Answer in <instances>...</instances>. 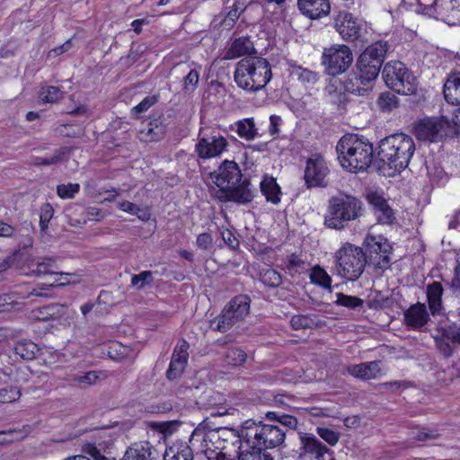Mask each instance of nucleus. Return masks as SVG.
Segmentation results:
<instances>
[{
	"instance_id": "6e6552de",
	"label": "nucleus",
	"mask_w": 460,
	"mask_h": 460,
	"mask_svg": "<svg viewBox=\"0 0 460 460\" xmlns=\"http://www.w3.org/2000/svg\"><path fill=\"white\" fill-rule=\"evenodd\" d=\"M338 273L349 281L357 280L366 266V256L361 248L351 243H344L336 252Z\"/></svg>"
},
{
	"instance_id": "b1692460",
	"label": "nucleus",
	"mask_w": 460,
	"mask_h": 460,
	"mask_svg": "<svg viewBox=\"0 0 460 460\" xmlns=\"http://www.w3.org/2000/svg\"><path fill=\"white\" fill-rule=\"evenodd\" d=\"M57 269L58 267L52 258H44L42 261L32 260L26 262L23 272L28 276L50 275L52 277L53 274H56Z\"/></svg>"
},
{
	"instance_id": "13d9d810",
	"label": "nucleus",
	"mask_w": 460,
	"mask_h": 460,
	"mask_svg": "<svg viewBox=\"0 0 460 460\" xmlns=\"http://www.w3.org/2000/svg\"><path fill=\"white\" fill-rule=\"evenodd\" d=\"M157 100H158L157 97L155 95L147 96V97L144 98V100L141 102H139L137 105H136L132 109V111L135 114L142 113V112L147 111L151 106H153L157 102Z\"/></svg>"
},
{
	"instance_id": "a878e982",
	"label": "nucleus",
	"mask_w": 460,
	"mask_h": 460,
	"mask_svg": "<svg viewBox=\"0 0 460 460\" xmlns=\"http://www.w3.org/2000/svg\"><path fill=\"white\" fill-rule=\"evenodd\" d=\"M253 196V190H252L250 183L243 182L240 185L236 184L225 195H218V199L221 200H232L237 203L245 204L251 202Z\"/></svg>"
},
{
	"instance_id": "a19ab883",
	"label": "nucleus",
	"mask_w": 460,
	"mask_h": 460,
	"mask_svg": "<svg viewBox=\"0 0 460 460\" xmlns=\"http://www.w3.org/2000/svg\"><path fill=\"white\" fill-rule=\"evenodd\" d=\"M62 92L56 86L42 87L39 93L40 102L42 103H53L62 98Z\"/></svg>"
},
{
	"instance_id": "f704fd0d",
	"label": "nucleus",
	"mask_w": 460,
	"mask_h": 460,
	"mask_svg": "<svg viewBox=\"0 0 460 460\" xmlns=\"http://www.w3.org/2000/svg\"><path fill=\"white\" fill-rule=\"evenodd\" d=\"M164 134V127L155 121L148 123L143 128H141L138 133V137L141 141L144 142H153L162 138Z\"/></svg>"
},
{
	"instance_id": "6e6d98bb",
	"label": "nucleus",
	"mask_w": 460,
	"mask_h": 460,
	"mask_svg": "<svg viewBox=\"0 0 460 460\" xmlns=\"http://www.w3.org/2000/svg\"><path fill=\"white\" fill-rule=\"evenodd\" d=\"M99 375L95 371H89L86 373L79 374L75 376V381L80 385H91L97 382Z\"/></svg>"
},
{
	"instance_id": "7ed1b4c3",
	"label": "nucleus",
	"mask_w": 460,
	"mask_h": 460,
	"mask_svg": "<svg viewBox=\"0 0 460 460\" xmlns=\"http://www.w3.org/2000/svg\"><path fill=\"white\" fill-rule=\"evenodd\" d=\"M337 158L341 166L349 172L366 171L373 161V145L365 137L349 134L338 142Z\"/></svg>"
},
{
	"instance_id": "5701e85b",
	"label": "nucleus",
	"mask_w": 460,
	"mask_h": 460,
	"mask_svg": "<svg viewBox=\"0 0 460 460\" xmlns=\"http://www.w3.org/2000/svg\"><path fill=\"white\" fill-rule=\"evenodd\" d=\"M349 373L360 379H376L382 376L381 361H370L351 366L349 367Z\"/></svg>"
},
{
	"instance_id": "4468645a",
	"label": "nucleus",
	"mask_w": 460,
	"mask_h": 460,
	"mask_svg": "<svg viewBox=\"0 0 460 460\" xmlns=\"http://www.w3.org/2000/svg\"><path fill=\"white\" fill-rule=\"evenodd\" d=\"M451 122L444 116L426 117L414 125V133L418 139L436 142L447 135Z\"/></svg>"
},
{
	"instance_id": "4c0bfd02",
	"label": "nucleus",
	"mask_w": 460,
	"mask_h": 460,
	"mask_svg": "<svg viewBox=\"0 0 460 460\" xmlns=\"http://www.w3.org/2000/svg\"><path fill=\"white\" fill-rule=\"evenodd\" d=\"M312 283L321 286L323 288H331L332 278L324 269L316 265L314 266L309 275Z\"/></svg>"
},
{
	"instance_id": "f3484780",
	"label": "nucleus",
	"mask_w": 460,
	"mask_h": 460,
	"mask_svg": "<svg viewBox=\"0 0 460 460\" xmlns=\"http://www.w3.org/2000/svg\"><path fill=\"white\" fill-rule=\"evenodd\" d=\"M328 173V166L321 155H314L307 159L304 173L307 187L324 186Z\"/></svg>"
},
{
	"instance_id": "6ab92c4d",
	"label": "nucleus",
	"mask_w": 460,
	"mask_h": 460,
	"mask_svg": "<svg viewBox=\"0 0 460 460\" xmlns=\"http://www.w3.org/2000/svg\"><path fill=\"white\" fill-rule=\"evenodd\" d=\"M189 348L190 345L185 340H180L177 342L167 370V377L169 379L172 380L177 378L185 369L189 358Z\"/></svg>"
},
{
	"instance_id": "e2e57ef3",
	"label": "nucleus",
	"mask_w": 460,
	"mask_h": 460,
	"mask_svg": "<svg viewBox=\"0 0 460 460\" xmlns=\"http://www.w3.org/2000/svg\"><path fill=\"white\" fill-rule=\"evenodd\" d=\"M282 124V119L278 115H271L270 117L269 133L272 137H276L279 133V128Z\"/></svg>"
},
{
	"instance_id": "7c9ffc66",
	"label": "nucleus",
	"mask_w": 460,
	"mask_h": 460,
	"mask_svg": "<svg viewBox=\"0 0 460 460\" xmlns=\"http://www.w3.org/2000/svg\"><path fill=\"white\" fill-rule=\"evenodd\" d=\"M72 277L69 273H58L56 271V274H53L52 280L48 283L44 284L40 288V290L33 288L31 292L26 294H20L19 298H26L30 296H47V294L43 293V290H47L48 288L51 287H58V286H64L66 284H69L71 282L70 278Z\"/></svg>"
},
{
	"instance_id": "0eeeda50",
	"label": "nucleus",
	"mask_w": 460,
	"mask_h": 460,
	"mask_svg": "<svg viewBox=\"0 0 460 460\" xmlns=\"http://www.w3.org/2000/svg\"><path fill=\"white\" fill-rule=\"evenodd\" d=\"M386 51V43L376 41L359 55L356 65L358 72L355 81L362 89H369V84L377 78Z\"/></svg>"
},
{
	"instance_id": "bb28decb",
	"label": "nucleus",
	"mask_w": 460,
	"mask_h": 460,
	"mask_svg": "<svg viewBox=\"0 0 460 460\" xmlns=\"http://www.w3.org/2000/svg\"><path fill=\"white\" fill-rule=\"evenodd\" d=\"M444 96L447 102L460 104V72L451 74L444 84Z\"/></svg>"
},
{
	"instance_id": "8fccbe9b",
	"label": "nucleus",
	"mask_w": 460,
	"mask_h": 460,
	"mask_svg": "<svg viewBox=\"0 0 460 460\" xmlns=\"http://www.w3.org/2000/svg\"><path fill=\"white\" fill-rule=\"evenodd\" d=\"M267 417L270 420H275L281 423L282 425L289 428V429H296L297 425V420L291 415L287 414H278L277 412H268Z\"/></svg>"
},
{
	"instance_id": "423d86ee",
	"label": "nucleus",
	"mask_w": 460,
	"mask_h": 460,
	"mask_svg": "<svg viewBox=\"0 0 460 460\" xmlns=\"http://www.w3.org/2000/svg\"><path fill=\"white\" fill-rule=\"evenodd\" d=\"M241 450L274 448L285 440V432L274 425L245 421L241 429Z\"/></svg>"
},
{
	"instance_id": "5fc2aeb1",
	"label": "nucleus",
	"mask_w": 460,
	"mask_h": 460,
	"mask_svg": "<svg viewBox=\"0 0 460 460\" xmlns=\"http://www.w3.org/2000/svg\"><path fill=\"white\" fill-rule=\"evenodd\" d=\"M24 437V434L21 430L8 429L0 431V444L11 443L16 440H20Z\"/></svg>"
},
{
	"instance_id": "0e129e2a",
	"label": "nucleus",
	"mask_w": 460,
	"mask_h": 460,
	"mask_svg": "<svg viewBox=\"0 0 460 460\" xmlns=\"http://www.w3.org/2000/svg\"><path fill=\"white\" fill-rule=\"evenodd\" d=\"M72 48V42L71 40H66L62 45L56 47L49 50L48 56L49 58H55L60 54H63L66 51H68Z\"/></svg>"
},
{
	"instance_id": "cd10ccee",
	"label": "nucleus",
	"mask_w": 460,
	"mask_h": 460,
	"mask_svg": "<svg viewBox=\"0 0 460 460\" xmlns=\"http://www.w3.org/2000/svg\"><path fill=\"white\" fill-rule=\"evenodd\" d=\"M153 447L147 441L134 443L129 447L121 460H151Z\"/></svg>"
},
{
	"instance_id": "052dcab7",
	"label": "nucleus",
	"mask_w": 460,
	"mask_h": 460,
	"mask_svg": "<svg viewBox=\"0 0 460 460\" xmlns=\"http://www.w3.org/2000/svg\"><path fill=\"white\" fill-rule=\"evenodd\" d=\"M196 243L199 248L208 250L212 247L213 238L210 234L203 233L198 235Z\"/></svg>"
},
{
	"instance_id": "1a4fd4ad",
	"label": "nucleus",
	"mask_w": 460,
	"mask_h": 460,
	"mask_svg": "<svg viewBox=\"0 0 460 460\" xmlns=\"http://www.w3.org/2000/svg\"><path fill=\"white\" fill-rule=\"evenodd\" d=\"M382 75L385 84L399 94L410 95L417 90V78L400 61L386 63Z\"/></svg>"
},
{
	"instance_id": "a18cd8bd",
	"label": "nucleus",
	"mask_w": 460,
	"mask_h": 460,
	"mask_svg": "<svg viewBox=\"0 0 460 460\" xmlns=\"http://www.w3.org/2000/svg\"><path fill=\"white\" fill-rule=\"evenodd\" d=\"M316 433L330 446L334 447L338 444L341 435L339 432L324 427H317Z\"/></svg>"
},
{
	"instance_id": "09e8293b",
	"label": "nucleus",
	"mask_w": 460,
	"mask_h": 460,
	"mask_svg": "<svg viewBox=\"0 0 460 460\" xmlns=\"http://www.w3.org/2000/svg\"><path fill=\"white\" fill-rule=\"evenodd\" d=\"M239 460H273L269 453L258 449L241 450Z\"/></svg>"
},
{
	"instance_id": "dca6fc26",
	"label": "nucleus",
	"mask_w": 460,
	"mask_h": 460,
	"mask_svg": "<svg viewBox=\"0 0 460 460\" xmlns=\"http://www.w3.org/2000/svg\"><path fill=\"white\" fill-rule=\"evenodd\" d=\"M241 171L234 161L226 160L218 170L211 174L212 181L219 189L217 196L229 192L241 181Z\"/></svg>"
},
{
	"instance_id": "2eb2a0df",
	"label": "nucleus",
	"mask_w": 460,
	"mask_h": 460,
	"mask_svg": "<svg viewBox=\"0 0 460 460\" xmlns=\"http://www.w3.org/2000/svg\"><path fill=\"white\" fill-rule=\"evenodd\" d=\"M365 248L369 252L371 260L376 267L385 270L390 265V257L392 247L388 240L381 234L368 233L363 243Z\"/></svg>"
},
{
	"instance_id": "680f3d73",
	"label": "nucleus",
	"mask_w": 460,
	"mask_h": 460,
	"mask_svg": "<svg viewBox=\"0 0 460 460\" xmlns=\"http://www.w3.org/2000/svg\"><path fill=\"white\" fill-rule=\"evenodd\" d=\"M310 320L304 315H294L290 319V324L293 329L299 330L309 326Z\"/></svg>"
},
{
	"instance_id": "c9c22d12",
	"label": "nucleus",
	"mask_w": 460,
	"mask_h": 460,
	"mask_svg": "<svg viewBox=\"0 0 460 460\" xmlns=\"http://www.w3.org/2000/svg\"><path fill=\"white\" fill-rule=\"evenodd\" d=\"M307 263L298 255L291 254L287 258L285 269L292 276H298L307 270Z\"/></svg>"
},
{
	"instance_id": "f257e3e1",
	"label": "nucleus",
	"mask_w": 460,
	"mask_h": 460,
	"mask_svg": "<svg viewBox=\"0 0 460 460\" xmlns=\"http://www.w3.org/2000/svg\"><path fill=\"white\" fill-rule=\"evenodd\" d=\"M190 443L192 447L200 443V450L208 460H234L228 446L234 448L235 444H239L238 449L241 450L242 436L241 431L226 427L206 430L199 426L193 430Z\"/></svg>"
},
{
	"instance_id": "f8f14e48",
	"label": "nucleus",
	"mask_w": 460,
	"mask_h": 460,
	"mask_svg": "<svg viewBox=\"0 0 460 460\" xmlns=\"http://www.w3.org/2000/svg\"><path fill=\"white\" fill-rule=\"evenodd\" d=\"M250 311V299L237 296L224 308L222 314L211 322V327L221 332H227L236 323L243 320Z\"/></svg>"
},
{
	"instance_id": "ea45409f",
	"label": "nucleus",
	"mask_w": 460,
	"mask_h": 460,
	"mask_svg": "<svg viewBox=\"0 0 460 460\" xmlns=\"http://www.w3.org/2000/svg\"><path fill=\"white\" fill-rule=\"evenodd\" d=\"M245 7L246 4L243 0H236L223 21L224 26L231 28L239 18L240 14L245 10Z\"/></svg>"
},
{
	"instance_id": "20e7f679",
	"label": "nucleus",
	"mask_w": 460,
	"mask_h": 460,
	"mask_svg": "<svg viewBox=\"0 0 460 460\" xmlns=\"http://www.w3.org/2000/svg\"><path fill=\"white\" fill-rule=\"evenodd\" d=\"M270 62L261 57H247L236 63L234 79L237 86L253 93L262 90L271 80Z\"/></svg>"
},
{
	"instance_id": "c03bdc74",
	"label": "nucleus",
	"mask_w": 460,
	"mask_h": 460,
	"mask_svg": "<svg viewBox=\"0 0 460 460\" xmlns=\"http://www.w3.org/2000/svg\"><path fill=\"white\" fill-rule=\"evenodd\" d=\"M247 358L246 353L238 348L228 349L226 354V360L229 365L240 366L245 362Z\"/></svg>"
},
{
	"instance_id": "473e14b6",
	"label": "nucleus",
	"mask_w": 460,
	"mask_h": 460,
	"mask_svg": "<svg viewBox=\"0 0 460 460\" xmlns=\"http://www.w3.org/2000/svg\"><path fill=\"white\" fill-rule=\"evenodd\" d=\"M164 460H193L192 450L185 442H176L168 447Z\"/></svg>"
},
{
	"instance_id": "37998d69",
	"label": "nucleus",
	"mask_w": 460,
	"mask_h": 460,
	"mask_svg": "<svg viewBox=\"0 0 460 460\" xmlns=\"http://www.w3.org/2000/svg\"><path fill=\"white\" fill-rule=\"evenodd\" d=\"M153 272L150 270H144L139 274L134 275L131 278V286L137 289H142L146 286H150L153 283Z\"/></svg>"
},
{
	"instance_id": "338daca9",
	"label": "nucleus",
	"mask_w": 460,
	"mask_h": 460,
	"mask_svg": "<svg viewBox=\"0 0 460 460\" xmlns=\"http://www.w3.org/2000/svg\"><path fill=\"white\" fill-rule=\"evenodd\" d=\"M221 236L224 242L229 245L230 247H235L238 244V242L233 233L228 229H224L221 231Z\"/></svg>"
},
{
	"instance_id": "c756f323",
	"label": "nucleus",
	"mask_w": 460,
	"mask_h": 460,
	"mask_svg": "<svg viewBox=\"0 0 460 460\" xmlns=\"http://www.w3.org/2000/svg\"><path fill=\"white\" fill-rule=\"evenodd\" d=\"M232 129L236 132L239 137L247 141H252L259 135L258 128L253 118H244L239 119L232 126Z\"/></svg>"
},
{
	"instance_id": "9d476101",
	"label": "nucleus",
	"mask_w": 460,
	"mask_h": 460,
	"mask_svg": "<svg viewBox=\"0 0 460 460\" xmlns=\"http://www.w3.org/2000/svg\"><path fill=\"white\" fill-rule=\"evenodd\" d=\"M353 63V53L345 44H332L323 48L321 56V66L329 76H338L346 73Z\"/></svg>"
},
{
	"instance_id": "c85d7f7f",
	"label": "nucleus",
	"mask_w": 460,
	"mask_h": 460,
	"mask_svg": "<svg viewBox=\"0 0 460 460\" xmlns=\"http://www.w3.org/2000/svg\"><path fill=\"white\" fill-rule=\"evenodd\" d=\"M261 191L266 198L267 201L272 204H278L281 199L280 187L272 176L264 175L261 183Z\"/></svg>"
},
{
	"instance_id": "603ef678",
	"label": "nucleus",
	"mask_w": 460,
	"mask_h": 460,
	"mask_svg": "<svg viewBox=\"0 0 460 460\" xmlns=\"http://www.w3.org/2000/svg\"><path fill=\"white\" fill-rule=\"evenodd\" d=\"M454 7L453 0H434V10L440 16H446Z\"/></svg>"
},
{
	"instance_id": "aec40b11",
	"label": "nucleus",
	"mask_w": 460,
	"mask_h": 460,
	"mask_svg": "<svg viewBox=\"0 0 460 460\" xmlns=\"http://www.w3.org/2000/svg\"><path fill=\"white\" fill-rule=\"evenodd\" d=\"M75 312L64 305H50L40 308L35 317L40 321H56L64 326L70 324Z\"/></svg>"
},
{
	"instance_id": "72a5a7b5",
	"label": "nucleus",
	"mask_w": 460,
	"mask_h": 460,
	"mask_svg": "<svg viewBox=\"0 0 460 460\" xmlns=\"http://www.w3.org/2000/svg\"><path fill=\"white\" fill-rule=\"evenodd\" d=\"M443 294V288L439 282H433L428 286L427 296L430 312L433 315L439 314L441 305V297Z\"/></svg>"
},
{
	"instance_id": "a211bd4d",
	"label": "nucleus",
	"mask_w": 460,
	"mask_h": 460,
	"mask_svg": "<svg viewBox=\"0 0 460 460\" xmlns=\"http://www.w3.org/2000/svg\"><path fill=\"white\" fill-rule=\"evenodd\" d=\"M332 456L333 452L326 447L314 436H300L299 460H324V455Z\"/></svg>"
},
{
	"instance_id": "f03ea898",
	"label": "nucleus",
	"mask_w": 460,
	"mask_h": 460,
	"mask_svg": "<svg viewBox=\"0 0 460 460\" xmlns=\"http://www.w3.org/2000/svg\"><path fill=\"white\" fill-rule=\"evenodd\" d=\"M415 152L413 139L405 134H395L381 140L378 158L384 175L392 177L404 170Z\"/></svg>"
},
{
	"instance_id": "bf43d9fd",
	"label": "nucleus",
	"mask_w": 460,
	"mask_h": 460,
	"mask_svg": "<svg viewBox=\"0 0 460 460\" xmlns=\"http://www.w3.org/2000/svg\"><path fill=\"white\" fill-rule=\"evenodd\" d=\"M298 78L303 83L315 84L318 81V75L306 68H301L298 73Z\"/></svg>"
},
{
	"instance_id": "864d4df0",
	"label": "nucleus",
	"mask_w": 460,
	"mask_h": 460,
	"mask_svg": "<svg viewBox=\"0 0 460 460\" xmlns=\"http://www.w3.org/2000/svg\"><path fill=\"white\" fill-rule=\"evenodd\" d=\"M54 209L49 204H44L40 208V226L42 231L48 228L49 222L51 220Z\"/></svg>"
},
{
	"instance_id": "39448f33",
	"label": "nucleus",
	"mask_w": 460,
	"mask_h": 460,
	"mask_svg": "<svg viewBox=\"0 0 460 460\" xmlns=\"http://www.w3.org/2000/svg\"><path fill=\"white\" fill-rule=\"evenodd\" d=\"M364 215V204L357 197L344 192L332 196L327 205L324 225L330 229H344Z\"/></svg>"
},
{
	"instance_id": "9b49d317",
	"label": "nucleus",
	"mask_w": 460,
	"mask_h": 460,
	"mask_svg": "<svg viewBox=\"0 0 460 460\" xmlns=\"http://www.w3.org/2000/svg\"><path fill=\"white\" fill-rule=\"evenodd\" d=\"M333 26L341 38L348 42L366 40L368 34L367 23L346 10L339 11L334 16Z\"/></svg>"
},
{
	"instance_id": "ddd939ff",
	"label": "nucleus",
	"mask_w": 460,
	"mask_h": 460,
	"mask_svg": "<svg viewBox=\"0 0 460 460\" xmlns=\"http://www.w3.org/2000/svg\"><path fill=\"white\" fill-rule=\"evenodd\" d=\"M228 146L226 138L217 129L210 128H200L196 153L199 158L210 159L220 156Z\"/></svg>"
},
{
	"instance_id": "de8ad7c7",
	"label": "nucleus",
	"mask_w": 460,
	"mask_h": 460,
	"mask_svg": "<svg viewBox=\"0 0 460 460\" xmlns=\"http://www.w3.org/2000/svg\"><path fill=\"white\" fill-rule=\"evenodd\" d=\"M80 185L78 183H66V184H59L57 187V192L59 198L66 199H73L76 193L79 192Z\"/></svg>"
},
{
	"instance_id": "79ce46f5",
	"label": "nucleus",
	"mask_w": 460,
	"mask_h": 460,
	"mask_svg": "<svg viewBox=\"0 0 460 460\" xmlns=\"http://www.w3.org/2000/svg\"><path fill=\"white\" fill-rule=\"evenodd\" d=\"M363 300L358 296H348L342 293L336 294L335 304L349 309H355L363 305Z\"/></svg>"
},
{
	"instance_id": "393cba45",
	"label": "nucleus",
	"mask_w": 460,
	"mask_h": 460,
	"mask_svg": "<svg viewBox=\"0 0 460 460\" xmlns=\"http://www.w3.org/2000/svg\"><path fill=\"white\" fill-rule=\"evenodd\" d=\"M429 314L424 304L411 305L404 313V323L411 329H419L428 323Z\"/></svg>"
},
{
	"instance_id": "412c9836",
	"label": "nucleus",
	"mask_w": 460,
	"mask_h": 460,
	"mask_svg": "<svg viewBox=\"0 0 460 460\" xmlns=\"http://www.w3.org/2000/svg\"><path fill=\"white\" fill-rule=\"evenodd\" d=\"M367 199L373 207L374 213L378 222L382 224H391L394 221V211L382 195L376 191H371L367 193Z\"/></svg>"
},
{
	"instance_id": "3c124183",
	"label": "nucleus",
	"mask_w": 460,
	"mask_h": 460,
	"mask_svg": "<svg viewBox=\"0 0 460 460\" xmlns=\"http://www.w3.org/2000/svg\"><path fill=\"white\" fill-rule=\"evenodd\" d=\"M199 72L195 69H191L188 75L184 77L183 80V89L187 93L193 92L199 83Z\"/></svg>"
},
{
	"instance_id": "4d7b16f0",
	"label": "nucleus",
	"mask_w": 460,
	"mask_h": 460,
	"mask_svg": "<svg viewBox=\"0 0 460 460\" xmlns=\"http://www.w3.org/2000/svg\"><path fill=\"white\" fill-rule=\"evenodd\" d=\"M308 414L315 418H335L336 412L328 408L311 407L307 409Z\"/></svg>"
},
{
	"instance_id": "4be33fe9",
	"label": "nucleus",
	"mask_w": 460,
	"mask_h": 460,
	"mask_svg": "<svg viewBox=\"0 0 460 460\" xmlns=\"http://www.w3.org/2000/svg\"><path fill=\"white\" fill-rule=\"evenodd\" d=\"M300 12L310 19L327 16L331 11L329 0H297Z\"/></svg>"
},
{
	"instance_id": "774afa93",
	"label": "nucleus",
	"mask_w": 460,
	"mask_h": 460,
	"mask_svg": "<svg viewBox=\"0 0 460 460\" xmlns=\"http://www.w3.org/2000/svg\"><path fill=\"white\" fill-rule=\"evenodd\" d=\"M437 346L439 351L447 358L450 357L453 352V349L450 344L443 339L437 340Z\"/></svg>"
},
{
	"instance_id": "58836bf2",
	"label": "nucleus",
	"mask_w": 460,
	"mask_h": 460,
	"mask_svg": "<svg viewBox=\"0 0 460 460\" xmlns=\"http://www.w3.org/2000/svg\"><path fill=\"white\" fill-rule=\"evenodd\" d=\"M260 280L262 284L270 288H277L282 283L281 275L270 267L261 270Z\"/></svg>"
},
{
	"instance_id": "69168bd1",
	"label": "nucleus",
	"mask_w": 460,
	"mask_h": 460,
	"mask_svg": "<svg viewBox=\"0 0 460 460\" xmlns=\"http://www.w3.org/2000/svg\"><path fill=\"white\" fill-rule=\"evenodd\" d=\"M117 206L120 210H122L129 215H134V213H138L137 212L138 207L130 201H127V200L119 201Z\"/></svg>"
},
{
	"instance_id": "2f4dec72",
	"label": "nucleus",
	"mask_w": 460,
	"mask_h": 460,
	"mask_svg": "<svg viewBox=\"0 0 460 460\" xmlns=\"http://www.w3.org/2000/svg\"><path fill=\"white\" fill-rule=\"evenodd\" d=\"M253 50L252 41L247 38H239L233 41L224 56V59H234L250 54Z\"/></svg>"
},
{
	"instance_id": "49530a36",
	"label": "nucleus",
	"mask_w": 460,
	"mask_h": 460,
	"mask_svg": "<svg viewBox=\"0 0 460 460\" xmlns=\"http://www.w3.org/2000/svg\"><path fill=\"white\" fill-rule=\"evenodd\" d=\"M22 393L19 388L10 386L0 389V402L10 403L20 399Z\"/></svg>"
},
{
	"instance_id": "e433bc0d",
	"label": "nucleus",
	"mask_w": 460,
	"mask_h": 460,
	"mask_svg": "<svg viewBox=\"0 0 460 460\" xmlns=\"http://www.w3.org/2000/svg\"><path fill=\"white\" fill-rule=\"evenodd\" d=\"M14 349L17 355L27 360L34 358L39 351L38 345L28 340L19 341Z\"/></svg>"
}]
</instances>
